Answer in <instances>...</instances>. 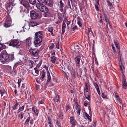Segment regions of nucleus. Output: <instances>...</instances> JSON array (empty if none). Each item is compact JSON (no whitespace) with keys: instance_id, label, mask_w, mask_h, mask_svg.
I'll list each match as a JSON object with an SVG mask.
<instances>
[{"instance_id":"nucleus-1","label":"nucleus","mask_w":127,"mask_h":127,"mask_svg":"<svg viewBox=\"0 0 127 127\" xmlns=\"http://www.w3.org/2000/svg\"><path fill=\"white\" fill-rule=\"evenodd\" d=\"M14 59L13 54L9 55L5 51H2L0 54V61L3 64H7L14 60Z\"/></svg>"},{"instance_id":"nucleus-2","label":"nucleus","mask_w":127,"mask_h":127,"mask_svg":"<svg viewBox=\"0 0 127 127\" xmlns=\"http://www.w3.org/2000/svg\"><path fill=\"white\" fill-rule=\"evenodd\" d=\"M43 37V35L42 31H38L35 33L34 41L35 47H37L41 45Z\"/></svg>"},{"instance_id":"nucleus-3","label":"nucleus","mask_w":127,"mask_h":127,"mask_svg":"<svg viewBox=\"0 0 127 127\" xmlns=\"http://www.w3.org/2000/svg\"><path fill=\"white\" fill-rule=\"evenodd\" d=\"M30 54L33 57L36 58H38L39 51L38 49L31 48L29 51Z\"/></svg>"},{"instance_id":"nucleus-4","label":"nucleus","mask_w":127,"mask_h":127,"mask_svg":"<svg viewBox=\"0 0 127 127\" xmlns=\"http://www.w3.org/2000/svg\"><path fill=\"white\" fill-rule=\"evenodd\" d=\"M16 4L14 3V0H9L6 4V9L8 11H10L13 7Z\"/></svg>"},{"instance_id":"nucleus-5","label":"nucleus","mask_w":127,"mask_h":127,"mask_svg":"<svg viewBox=\"0 0 127 127\" xmlns=\"http://www.w3.org/2000/svg\"><path fill=\"white\" fill-rule=\"evenodd\" d=\"M37 8L40 11L42 12H48V8L45 5L41 3H38L36 5Z\"/></svg>"},{"instance_id":"nucleus-6","label":"nucleus","mask_w":127,"mask_h":127,"mask_svg":"<svg viewBox=\"0 0 127 127\" xmlns=\"http://www.w3.org/2000/svg\"><path fill=\"white\" fill-rule=\"evenodd\" d=\"M81 57L79 55L76 56L74 58L75 62L73 64V66L77 68H79L80 66V60Z\"/></svg>"},{"instance_id":"nucleus-7","label":"nucleus","mask_w":127,"mask_h":127,"mask_svg":"<svg viewBox=\"0 0 127 127\" xmlns=\"http://www.w3.org/2000/svg\"><path fill=\"white\" fill-rule=\"evenodd\" d=\"M30 15L31 18L33 19H37L39 16V14L34 10H32L30 11Z\"/></svg>"},{"instance_id":"nucleus-8","label":"nucleus","mask_w":127,"mask_h":127,"mask_svg":"<svg viewBox=\"0 0 127 127\" xmlns=\"http://www.w3.org/2000/svg\"><path fill=\"white\" fill-rule=\"evenodd\" d=\"M18 43L19 41L17 40H11L9 44V45L10 46L14 47L17 46Z\"/></svg>"},{"instance_id":"nucleus-9","label":"nucleus","mask_w":127,"mask_h":127,"mask_svg":"<svg viewBox=\"0 0 127 127\" xmlns=\"http://www.w3.org/2000/svg\"><path fill=\"white\" fill-rule=\"evenodd\" d=\"M44 3L46 5L50 7H52L53 6V2L50 0H45Z\"/></svg>"},{"instance_id":"nucleus-10","label":"nucleus","mask_w":127,"mask_h":127,"mask_svg":"<svg viewBox=\"0 0 127 127\" xmlns=\"http://www.w3.org/2000/svg\"><path fill=\"white\" fill-rule=\"evenodd\" d=\"M55 53L54 52H53L52 54V56L51 58V62L53 63H55L56 61L57 60V58L55 56H54Z\"/></svg>"},{"instance_id":"nucleus-11","label":"nucleus","mask_w":127,"mask_h":127,"mask_svg":"<svg viewBox=\"0 0 127 127\" xmlns=\"http://www.w3.org/2000/svg\"><path fill=\"white\" fill-rule=\"evenodd\" d=\"M11 21L9 19L6 20L5 23L4 24V26L6 27H8L11 26Z\"/></svg>"},{"instance_id":"nucleus-12","label":"nucleus","mask_w":127,"mask_h":127,"mask_svg":"<svg viewBox=\"0 0 127 127\" xmlns=\"http://www.w3.org/2000/svg\"><path fill=\"white\" fill-rule=\"evenodd\" d=\"M45 70H43V71H42L41 72L42 76L40 78H38L37 80L36 81L37 82H38V80L39 81L41 80V81H43V79L44 77H45Z\"/></svg>"},{"instance_id":"nucleus-13","label":"nucleus","mask_w":127,"mask_h":127,"mask_svg":"<svg viewBox=\"0 0 127 127\" xmlns=\"http://www.w3.org/2000/svg\"><path fill=\"white\" fill-rule=\"evenodd\" d=\"M21 3L25 7L27 8H29L30 7L29 4L27 1L23 0L21 1Z\"/></svg>"},{"instance_id":"nucleus-14","label":"nucleus","mask_w":127,"mask_h":127,"mask_svg":"<svg viewBox=\"0 0 127 127\" xmlns=\"http://www.w3.org/2000/svg\"><path fill=\"white\" fill-rule=\"evenodd\" d=\"M36 22L33 21H31L29 23V26L30 27H34L38 25Z\"/></svg>"},{"instance_id":"nucleus-15","label":"nucleus","mask_w":127,"mask_h":127,"mask_svg":"<svg viewBox=\"0 0 127 127\" xmlns=\"http://www.w3.org/2000/svg\"><path fill=\"white\" fill-rule=\"evenodd\" d=\"M122 85L123 87H127V83L126 82L125 77L124 75H122Z\"/></svg>"},{"instance_id":"nucleus-16","label":"nucleus","mask_w":127,"mask_h":127,"mask_svg":"<svg viewBox=\"0 0 127 127\" xmlns=\"http://www.w3.org/2000/svg\"><path fill=\"white\" fill-rule=\"evenodd\" d=\"M75 50H74L76 52L79 53L81 52V49L80 47L77 45L74 47Z\"/></svg>"},{"instance_id":"nucleus-17","label":"nucleus","mask_w":127,"mask_h":127,"mask_svg":"<svg viewBox=\"0 0 127 127\" xmlns=\"http://www.w3.org/2000/svg\"><path fill=\"white\" fill-rule=\"evenodd\" d=\"M66 28V26L65 23V22H64V21L63 23L62 26V33H64V32Z\"/></svg>"},{"instance_id":"nucleus-18","label":"nucleus","mask_w":127,"mask_h":127,"mask_svg":"<svg viewBox=\"0 0 127 127\" xmlns=\"http://www.w3.org/2000/svg\"><path fill=\"white\" fill-rule=\"evenodd\" d=\"M45 68L47 71V76L48 77L47 81L48 82L49 81H50L51 80V78L50 74V73L48 71L47 67H46Z\"/></svg>"},{"instance_id":"nucleus-19","label":"nucleus","mask_w":127,"mask_h":127,"mask_svg":"<svg viewBox=\"0 0 127 127\" xmlns=\"http://www.w3.org/2000/svg\"><path fill=\"white\" fill-rule=\"evenodd\" d=\"M6 90V88H1L0 89V93L1 94V96L2 97L3 94L5 93Z\"/></svg>"},{"instance_id":"nucleus-20","label":"nucleus","mask_w":127,"mask_h":127,"mask_svg":"<svg viewBox=\"0 0 127 127\" xmlns=\"http://www.w3.org/2000/svg\"><path fill=\"white\" fill-rule=\"evenodd\" d=\"M18 87H20L21 84H22V86L21 87H25L24 85L23 84V81H22L21 79H19L18 80Z\"/></svg>"},{"instance_id":"nucleus-21","label":"nucleus","mask_w":127,"mask_h":127,"mask_svg":"<svg viewBox=\"0 0 127 127\" xmlns=\"http://www.w3.org/2000/svg\"><path fill=\"white\" fill-rule=\"evenodd\" d=\"M43 14V16L46 17H50L52 16V15L48 12H46Z\"/></svg>"},{"instance_id":"nucleus-22","label":"nucleus","mask_w":127,"mask_h":127,"mask_svg":"<svg viewBox=\"0 0 127 127\" xmlns=\"http://www.w3.org/2000/svg\"><path fill=\"white\" fill-rule=\"evenodd\" d=\"M32 111L33 112L36 114V115H35V116H36V117H37V116H38V111L37 109L36 108H35L34 107H33L32 109Z\"/></svg>"},{"instance_id":"nucleus-23","label":"nucleus","mask_w":127,"mask_h":127,"mask_svg":"<svg viewBox=\"0 0 127 127\" xmlns=\"http://www.w3.org/2000/svg\"><path fill=\"white\" fill-rule=\"evenodd\" d=\"M95 1L96 3L95 5V8L97 11H98L99 10L98 6L99 4V0H95Z\"/></svg>"},{"instance_id":"nucleus-24","label":"nucleus","mask_w":127,"mask_h":127,"mask_svg":"<svg viewBox=\"0 0 127 127\" xmlns=\"http://www.w3.org/2000/svg\"><path fill=\"white\" fill-rule=\"evenodd\" d=\"M70 119L71 124L73 125H75L76 121L74 119L73 117H70Z\"/></svg>"},{"instance_id":"nucleus-25","label":"nucleus","mask_w":127,"mask_h":127,"mask_svg":"<svg viewBox=\"0 0 127 127\" xmlns=\"http://www.w3.org/2000/svg\"><path fill=\"white\" fill-rule=\"evenodd\" d=\"M64 17V14H60V15H59L58 19L60 21H62Z\"/></svg>"},{"instance_id":"nucleus-26","label":"nucleus","mask_w":127,"mask_h":127,"mask_svg":"<svg viewBox=\"0 0 127 127\" xmlns=\"http://www.w3.org/2000/svg\"><path fill=\"white\" fill-rule=\"evenodd\" d=\"M26 43L27 45L28 46H30L31 44L30 38L29 37L26 39Z\"/></svg>"},{"instance_id":"nucleus-27","label":"nucleus","mask_w":127,"mask_h":127,"mask_svg":"<svg viewBox=\"0 0 127 127\" xmlns=\"http://www.w3.org/2000/svg\"><path fill=\"white\" fill-rule=\"evenodd\" d=\"M70 72L72 78L74 79L76 77V75L73 70H72Z\"/></svg>"},{"instance_id":"nucleus-28","label":"nucleus","mask_w":127,"mask_h":127,"mask_svg":"<svg viewBox=\"0 0 127 127\" xmlns=\"http://www.w3.org/2000/svg\"><path fill=\"white\" fill-rule=\"evenodd\" d=\"M77 74L78 77H81L82 73V72L81 70L79 69H77Z\"/></svg>"},{"instance_id":"nucleus-29","label":"nucleus","mask_w":127,"mask_h":127,"mask_svg":"<svg viewBox=\"0 0 127 127\" xmlns=\"http://www.w3.org/2000/svg\"><path fill=\"white\" fill-rule=\"evenodd\" d=\"M59 98L58 95H56L55 98L53 99V100L55 102H58L59 101Z\"/></svg>"},{"instance_id":"nucleus-30","label":"nucleus","mask_w":127,"mask_h":127,"mask_svg":"<svg viewBox=\"0 0 127 127\" xmlns=\"http://www.w3.org/2000/svg\"><path fill=\"white\" fill-rule=\"evenodd\" d=\"M76 109L77 110V111L76 112L77 113H79V115L80 114V112L81 110V109L78 108L79 105L77 103L76 104Z\"/></svg>"},{"instance_id":"nucleus-31","label":"nucleus","mask_w":127,"mask_h":127,"mask_svg":"<svg viewBox=\"0 0 127 127\" xmlns=\"http://www.w3.org/2000/svg\"><path fill=\"white\" fill-rule=\"evenodd\" d=\"M55 123L57 125L58 127H61V124L58 121V120H57L55 122Z\"/></svg>"},{"instance_id":"nucleus-32","label":"nucleus","mask_w":127,"mask_h":127,"mask_svg":"<svg viewBox=\"0 0 127 127\" xmlns=\"http://www.w3.org/2000/svg\"><path fill=\"white\" fill-rule=\"evenodd\" d=\"M30 116L29 115V116L28 117V118H27V119L26 120L25 122V124H28V123L29 121H30Z\"/></svg>"},{"instance_id":"nucleus-33","label":"nucleus","mask_w":127,"mask_h":127,"mask_svg":"<svg viewBox=\"0 0 127 127\" xmlns=\"http://www.w3.org/2000/svg\"><path fill=\"white\" fill-rule=\"evenodd\" d=\"M29 2L31 4L33 5L36 2V0H29Z\"/></svg>"},{"instance_id":"nucleus-34","label":"nucleus","mask_w":127,"mask_h":127,"mask_svg":"<svg viewBox=\"0 0 127 127\" xmlns=\"http://www.w3.org/2000/svg\"><path fill=\"white\" fill-rule=\"evenodd\" d=\"M34 70H35V73L36 74L33 75L34 76H37L39 74V71L36 68H34Z\"/></svg>"},{"instance_id":"nucleus-35","label":"nucleus","mask_w":127,"mask_h":127,"mask_svg":"<svg viewBox=\"0 0 127 127\" xmlns=\"http://www.w3.org/2000/svg\"><path fill=\"white\" fill-rule=\"evenodd\" d=\"M24 108V106H22V107H20L18 110L17 111V112L18 113H19L21 111L23 110Z\"/></svg>"},{"instance_id":"nucleus-36","label":"nucleus","mask_w":127,"mask_h":127,"mask_svg":"<svg viewBox=\"0 0 127 127\" xmlns=\"http://www.w3.org/2000/svg\"><path fill=\"white\" fill-rule=\"evenodd\" d=\"M114 43L117 48L118 49H119L120 47L119 46V43H118L116 42L115 40L114 41Z\"/></svg>"},{"instance_id":"nucleus-37","label":"nucleus","mask_w":127,"mask_h":127,"mask_svg":"<svg viewBox=\"0 0 127 127\" xmlns=\"http://www.w3.org/2000/svg\"><path fill=\"white\" fill-rule=\"evenodd\" d=\"M16 103L13 106V110H15L16 108V107L18 105V104L17 102L16 101Z\"/></svg>"},{"instance_id":"nucleus-38","label":"nucleus","mask_w":127,"mask_h":127,"mask_svg":"<svg viewBox=\"0 0 127 127\" xmlns=\"http://www.w3.org/2000/svg\"><path fill=\"white\" fill-rule=\"evenodd\" d=\"M66 111H67L68 110L70 109L71 108L70 106L69 105H66Z\"/></svg>"},{"instance_id":"nucleus-39","label":"nucleus","mask_w":127,"mask_h":127,"mask_svg":"<svg viewBox=\"0 0 127 127\" xmlns=\"http://www.w3.org/2000/svg\"><path fill=\"white\" fill-rule=\"evenodd\" d=\"M67 68L69 71H70V72L73 70L72 68V67L70 65H68L67 66Z\"/></svg>"},{"instance_id":"nucleus-40","label":"nucleus","mask_w":127,"mask_h":127,"mask_svg":"<svg viewBox=\"0 0 127 127\" xmlns=\"http://www.w3.org/2000/svg\"><path fill=\"white\" fill-rule=\"evenodd\" d=\"M4 45L0 44V51L4 48Z\"/></svg>"},{"instance_id":"nucleus-41","label":"nucleus","mask_w":127,"mask_h":127,"mask_svg":"<svg viewBox=\"0 0 127 127\" xmlns=\"http://www.w3.org/2000/svg\"><path fill=\"white\" fill-rule=\"evenodd\" d=\"M30 123L31 125H32L33 123V120L30 117Z\"/></svg>"},{"instance_id":"nucleus-42","label":"nucleus","mask_w":127,"mask_h":127,"mask_svg":"<svg viewBox=\"0 0 127 127\" xmlns=\"http://www.w3.org/2000/svg\"><path fill=\"white\" fill-rule=\"evenodd\" d=\"M85 115L86 117L89 120H90V119H91V117L87 113H86L85 114Z\"/></svg>"},{"instance_id":"nucleus-43","label":"nucleus","mask_w":127,"mask_h":127,"mask_svg":"<svg viewBox=\"0 0 127 127\" xmlns=\"http://www.w3.org/2000/svg\"><path fill=\"white\" fill-rule=\"evenodd\" d=\"M48 31L51 32L53 31V27H49L48 29Z\"/></svg>"},{"instance_id":"nucleus-44","label":"nucleus","mask_w":127,"mask_h":127,"mask_svg":"<svg viewBox=\"0 0 127 127\" xmlns=\"http://www.w3.org/2000/svg\"><path fill=\"white\" fill-rule=\"evenodd\" d=\"M108 19L107 17L104 18V20L106 21V22L107 23L106 26H107V27L108 28Z\"/></svg>"},{"instance_id":"nucleus-45","label":"nucleus","mask_w":127,"mask_h":127,"mask_svg":"<svg viewBox=\"0 0 127 127\" xmlns=\"http://www.w3.org/2000/svg\"><path fill=\"white\" fill-rule=\"evenodd\" d=\"M102 93V94L101 95V96L103 98H106L107 96L106 95H105L104 93H103L102 91H101Z\"/></svg>"},{"instance_id":"nucleus-46","label":"nucleus","mask_w":127,"mask_h":127,"mask_svg":"<svg viewBox=\"0 0 127 127\" xmlns=\"http://www.w3.org/2000/svg\"><path fill=\"white\" fill-rule=\"evenodd\" d=\"M19 62H16L15 64L14 65V67L16 68L17 67V66L19 64Z\"/></svg>"},{"instance_id":"nucleus-47","label":"nucleus","mask_w":127,"mask_h":127,"mask_svg":"<svg viewBox=\"0 0 127 127\" xmlns=\"http://www.w3.org/2000/svg\"><path fill=\"white\" fill-rule=\"evenodd\" d=\"M48 123H51V122L52 121L51 118L49 117L48 116Z\"/></svg>"},{"instance_id":"nucleus-48","label":"nucleus","mask_w":127,"mask_h":127,"mask_svg":"<svg viewBox=\"0 0 127 127\" xmlns=\"http://www.w3.org/2000/svg\"><path fill=\"white\" fill-rule=\"evenodd\" d=\"M39 3H43L44 2L45 0H37Z\"/></svg>"},{"instance_id":"nucleus-49","label":"nucleus","mask_w":127,"mask_h":127,"mask_svg":"<svg viewBox=\"0 0 127 127\" xmlns=\"http://www.w3.org/2000/svg\"><path fill=\"white\" fill-rule=\"evenodd\" d=\"M77 29V26H75L74 27H73L72 29V31H75V30Z\"/></svg>"},{"instance_id":"nucleus-50","label":"nucleus","mask_w":127,"mask_h":127,"mask_svg":"<svg viewBox=\"0 0 127 127\" xmlns=\"http://www.w3.org/2000/svg\"><path fill=\"white\" fill-rule=\"evenodd\" d=\"M60 3L61 7H64V4L62 2L61 0L60 1Z\"/></svg>"},{"instance_id":"nucleus-51","label":"nucleus","mask_w":127,"mask_h":127,"mask_svg":"<svg viewBox=\"0 0 127 127\" xmlns=\"http://www.w3.org/2000/svg\"><path fill=\"white\" fill-rule=\"evenodd\" d=\"M64 21V22H65V23L66 22V23L67 24V26H68V25H69L70 24V22L69 21H68L67 20H66Z\"/></svg>"},{"instance_id":"nucleus-52","label":"nucleus","mask_w":127,"mask_h":127,"mask_svg":"<svg viewBox=\"0 0 127 127\" xmlns=\"http://www.w3.org/2000/svg\"><path fill=\"white\" fill-rule=\"evenodd\" d=\"M24 113H23V112H21L20 114V119H22L23 117L24 114Z\"/></svg>"},{"instance_id":"nucleus-53","label":"nucleus","mask_w":127,"mask_h":127,"mask_svg":"<svg viewBox=\"0 0 127 127\" xmlns=\"http://www.w3.org/2000/svg\"><path fill=\"white\" fill-rule=\"evenodd\" d=\"M54 46V45L52 43L51 45L49 47V48L50 49H52L53 48Z\"/></svg>"},{"instance_id":"nucleus-54","label":"nucleus","mask_w":127,"mask_h":127,"mask_svg":"<svg viewBox=\"0 0 127 127\" xmlns=\"http://www.w3.org/2000/svg\"><path fill=\"white\" fill-rule=\"evenodd\" d=\"M88 91V88H85L84 90V93H86H86Z\"/></svg>"},{"instance_id":"nucleus-55","label":"nucleus","mask_w":127,"mask_h":127,"mask_svg":"<svg viewBox=\"0 0 127 127\" xmlns=\"http://www.w3.org/2000/svg\"><path fill=\"white\" fill-rule=\"evenodd\" d=\"M115 97L117 98V100H118V99H119V98L118 97V95L117 93H115Z\"/></svg>"},{"instance_id":"nucleus-56","label":"nucleus","mask_w":127,"mask_h":127,"mask_svg":"<svg viewBox=\"0 0 127 127\" xmlns=\"http://www.w3.org/2000/svg\"><path fill=\"white\" fill-rule=\"evenodd\" d=\"M77 23L80 27H81L82 26V23L80 21H78Z\"/></svg>"},{"instance_id":"nucleus-57","label":"nucleus","mask_w":127,"mask_h":127,"mask_svg":"<svg viewBox=\"0 0 127 127\" xmlns=\"http://www.w3.org/2000/svg\"><path fill=\"white\" fill-rule=\"evenodd\" d=\"M64 115L63 114H60L59 115V117L60 119H63V118Z\"/></svg>"},{"instance_id":"nucleus-58","label":"nucleus","mask_w":127,"mask_h":127,"mask_svg":"<svg viewBox=\"0 0 127 127\" xmlns=\"http://www.w3.org/2000/svg\"><path fill=\"white\" fill-rule=\"evenodd\" d=\"M86 98L89 101H90V95H87V97H86Z\"/></svg>"},{"instance_id":"nucleus-59","label":"nucleus","mask_w":127,"mask_h":127,"mask_svg":"<svg viewBox=\"0 0 127 127\" xmlns=\"http://www.w3.org/2000/svg\"><path fill=\"white\" fill-rule=\"evenodd\" d=\"M96 122L95 121H94L93 124L94 127H96Z\"/></svg>"},{"instance_id":"nucleus-60","label":"nucleus","mask_w":127,"mask_h":127,"mask_svg":"<svg viewBox=\"0 0 127 127\" xmlns=\"http://www.w3.org/2000/svg\"><path fill=\"white\" fill-rule=\"evenodd\" d=\"M91 30V28L90 29V28H89L88 29V31H87V34H89V33L90 32V31H91V32L92 33V32Z\"/></svg>"},{"instance_id":"nucleus-61","label":"nucleus","mask_w":127,"mask_h":127,"mask_svg":"<svg viewBox=\"0 0 127 127\" xmlns=\"http://www.w3.org/2000/svg\"><path fill=\"white\" fill-rule=\"evenodd\" d=\"M56 48H57L58 49H59V43H56Z\"/></svg>"},{"instance_id":"nucleus-62","label":"nucleus","mask_w":127,"mask_h":127,"mask_svg":"<svg viewBox=\"0 0 127 127\" xmlns=\"http://www.w3.org/2000/svg\"><path fill=\"white\" fill-rule=\"evenodd\" d=\"M88 109L89 111V114H90V115H91V108L90 107V106H89L88 107Z\"/></svg>"},{"instance_id":"nucleus-63","label":"nucleus","mask_w":127,"mask_h":127,"mask_svg":"<svg viewBox=\"0 0 127 127\" xmlns=\"http://www.w3.org/2000/svg\"><path fill=\"white\" fill-rule=\"evenodd\" d=\"M97 90V92L98 94L99 95H100V91L99 90V88H96Z\"/></svg>"},{"instance_id":"nucleus-64","label":"nucleus","mask_w":127,"mask_h":127,"mask_svg":"<svg viewBox=\"0 0 127 127\" xmlns=\"http://www.w3.org/2000/svg\"><path fill=\"white\" fill-rule=\"evenodd\" d=\"M94 85L95 87H98L97 84L96 83H95L94 84Z\"/></svg>"}]
</instances>
